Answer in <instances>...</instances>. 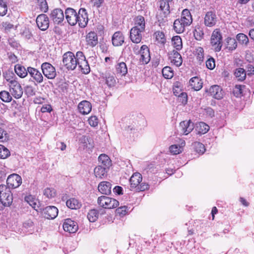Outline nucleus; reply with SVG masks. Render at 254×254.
I'll use <instances>...</instances> for the list:
<instances>
[{
    "label": "nucleus",
    "mask_w": 254,
    "mask_h": 254,
    "mask_svg": "<svg viewBox=\"0 0 254 254\" xmlns=\"http://www.w3.org/2000/svg\"><path fill=\"white\" fill-rule=\"evenodd\" d=\"M13 200L12 194L9 188L4 185H0V202L4 206H10Z\"/></svg>",
    "instance_id": "f257e3e1"
},
{
    "label": "nucleus",
    "mask_w": 254,
    "mask_h": 254,
    "mask_svg": "<svg viewBox=\"0 0 254 254\" xmlns=\"http://www.w3.org/2000/svg\"><path fill=\"white\" fill-rule=\"evenodd\" d=\"M77 56L71 52H68L63 56V65L68 70H74L77 66Z\"/></svg>",
    "instance_id": "f03ea898"
},
{
    "label": "nucleus",
    "mask_w": 254,
    "mask_h": 254,
    "mask_svg": "<svg viewBox=\"0 0 254 254\" xmlns=\"http://www.w3.org/2000/svg\"><path fill=\"white\" fill-rule=\"evenodd\" d=\"M97 203L100 206L106 209L116 208L119 205V201L116 199L105 195L99 197Z\"/></svg>",
    "instance_id": "7ed1b4c3"
},
{
    "label": "nucleus",
    "mask_w": 254,
    "mask_h": 254,
    "mask_svg": "<svg viewBox=\"0 0 254 254\" xmlns=\"http://www.w3.org/2000/svg\"><path fill=\"white\" fill-rule=\"evenodd\" d=\"M210 43L215 52H219L222 46V36L219 29H215L212 32Z\"/></svg>",
    "instance_id": "20e7f679"
},
{
    "label": "nucleus",
    "mask_w": 254,
    "mask_h": 254,
    "mask_svg": "<svg viewBox=\"0 0 254 254\" xmlns=\"http://www.w3.org/2000/svg\"><path fill=\"white\" fill-rule=\"evenodd\" d=\"M76 56L78 67L83 73H88L90 71V66L83 52L81 51L77 52Z\"/></svg>",
    "instance_id": "39448f33"
},
{
    "label": "nucleus",
    "mask_w": 254,
    "mask_h": 254,
    "mask_svg": "<svg viewBox=\"0 0 254 254\" xmlns=\"http://www.w3.org/2000/svg\"><path fill=\"white\" fill-rule=\"evenodd\" d=\"M10 88V91L13 97L16 99L21 97L23 94V90L20 84L15 80L10 81V84H8Z\"/></svg>",
    "instance_id": "423d86ee"
},
{
    "label": "nucleus",
    "mask_w": 254,
    "mask_h": 254,
    "mask_svg": "<svg viewBox=\"0 0 254 254\" xmlns=\"http://www.w3.org/2000/svg\"><path fill=\"white\" fill-rule=\"evenodd\" d=\"M44 75L48 79H54L56 76L55 68L50 63H44L41 65Z\"/></svg>",
    "instance_id": "0eeeda50"
},
{
    "label": "nucleus",
    "mask_w": 254,
    "mask_h": 254,
    "mask_svg": "<svg viewBox=\"0 0 254 254\" xmlns=\"http://www.w3.org/2000/svg\"><path fill=\"white\" fill-rule=\"evenodd\" d=\"M77 13L76 11L72 8L68 7L65 10V16L67 22L72 26L75 25L77 23Z\"/></svg>",
    "instance_id": "6e6552de"
},
{
    "label": "nucleus",
    "mask_w": 254,
    "mask_h": 254,
    "mask_svg": "<svg viewBox=\"0 0 254 254\" xmlns=\"http://www.w3.org/2000/svg\"><path fill=\"white\" fill-rule=\"evenodd\" d=\"M39 210L42 212L44 217L47 219H54L58 214V209L54 206H47L43 209L40 208Z\"/></svg>",
    "instance_id": "1a4fd4ad"
},
{
    "label": "nucleus",
    "mask_w": 254,
    "mask_h": 254,
    "mask_svg": "<svg viewBox=\"0 0 254 254\" xmlns=\"http://www.w3.org/2000/svg\"><path fill=\"white\" fill-rule=\"evenodd\" d=\"M218 21V17L214 11H210L206 13L204 23L208 27L214 26Z\"/></svg>",
    "instance_id": "9d476101"
},
{
    "label": "nucleus",
    "mask_w": 254,
    "mask_h": 254,
    "mask_svg": "<svg viewBox=\"0 0 254 254\" xmlns=\"http://www.w3.org/2000/svg\"><path fill=\"white\" fill-rule=\"evenodd\" d=\"M179 128L181 133L187 135L193 129L194 125L190 120L184 121L180 123Z\"/></svg>",
    "instance_id": "9b49d317"
},
{
    "label": "nucleus",
    "mask_w": 254,
    "mask_h": 254,
    "mask_svg": "<svg viewBox=\"0 0 254 254\" xmlns=\"http://www.w3.org/2000/svg\"><path fill=\"white\" fill-rule=\"evenodd\" d=\"M6 182L9 187L16 188L21 184L22 179L19 175L13 174L8 177Z\"/></svg>",
    "instance_id": "f8f14e48"
},
{
    "label": "nucleus",
    "mask_w": 254,
    "mask_h": 254,
    "mask_svg": "<svg viewBox=\"0 0 254 254\" xmlns=\"http://www.w3.org/2000/svg\"><path fill=\"white\" fill-rule=\"evenodd\" d=\"M36 23L40 29L45 31L49 26V18L44 14H40L37 17Z\"/></svg>",
    "instance_id": "ddd939ff"
},
{
    "label": "nucleus",
    "mask_w": 254,
    "mask_h": 254,
    "mask_svg": "<svg viewBox=\"0 0 254 254\" xmlns=\"http://www.w3.org/2000/svg\"><path fill=\"white\" fill-rule=\"evenodd\" d=\"M77 18L78 19L77 22L81 27H85L88 22V14L85 8H80L78 12Z\"/></svg>",
    "instance_id": "4468645a"
},
{
    "label": "nucleus",
    "mask_w": 254,
    "mask_h": 254,
    "mask_svg": "<svg viewBox=\"0 0 254 254\" xmlns=\"http://www.w3.org/2000/svg\"><path fill=\"white\" fill-rule=\"evenodd\" d=\"M139 62L141 64H145L149 63L150 60L149 50L147 46L143 45L141 47L140 51Z\"/></svg>",
    "instance_id": "2eb2a0df"
},
{
    "label": "nucleus",
    "mask_w": 254,
    "mask_h": 254,
    "mask_svg": "<svg viewBox=\"0 0 254 254\" xmlns=\"http://www.w3.org/2000/svg\"><path fill=\"white\" fill-rule=\"evenodd\" d=\"M50 18L55 24L61 23L64 19L63 11L60 8L54 9L50 14Z\"/></svg>",
    "instance_id": "dca6fc26"
},
{
    "label": "nucleus",
    "mask_w": 254,
    "mask_h": 254,
    "mask_svg": "<svg viewBox=\"0 0 254 254\" xmlns=\"http://www.w3.org/2000/svg\"><path fill=\"white\" fill-rule=\"evenodd\" d=\"M205 91L208 92L210 96L216 99H221L223 96L222 89L218 85H213L211 86L208 90L206 89Z\"/></svg>",
    "instance_id": "f3484780"
},
{
    "label": "nucleus",
    "mask_w": 254,
    "mask_h": 254,
    "mask_svg": "<svg viewBox=\"0 0 254 254\" xmlns=\"http://www.w3.org/2000/svg\"><path fill=\"white\" fill-rule=\"evenodd\" d=\"M63 229L66 232L74 233L77 231L78 226L75 222L70 219H67L63 224Z\"/></svg>",
    "instance_id": "a211bd4d"
},
{
    "label": "nucleus",
    "mask_w": 254,
    "mask_h": 254,
    "mask_svg": "<svg viewBox=\"0 0 254 254\" xmlns=\"http://www.w3.org/2000/svg\"><path fill=\"white\" fill-rule=\"evenodd\" d=\"M169 55V59L173 64L177 67L182 65L183 62L182 56L177 51L174 50L170 52Z\"/></svg>",
    "instance_id": "6ab92c4d"
},
{
    "label": "nucleus",
    "mask_w": 254,
    "mask_h": 254,
    "mask_svg": "<svg viewBox=\"0 0 254 254\" xmlns=\"http://www.w3.org/2000/svg\"><path fill=\"white\" fill-rule=\"evenodd\" d=\"M86 42L87 46L94 47H95L98 42V36L94 31H90L86 36Z\"/></svg>",
    "instance_id": "aec40b11"
},
{
    "label": "nucleus",
    "mask_w": 254,
    "mask_h": 254,
    "mask_svg": "<svg viewBox=\"0 0 254 254\" xmlns=\"http://www.w3.org/2000/svg\"><path fill=\"white\" fill-rule=\"evenodd\" d=\"M111 184L107 181L101 182L98 187V190L102 194L109 195L111 193Z\"/></svg>",
    "instance_id": "412c9836"
},
{
    "label": "nucleus",
    "mask_w": 254,
    "mask_h": 254,
    "mask_svg": "<svg viewBox=\"0 0 254 254\" xmlns=\"http://www.w3.org/2000/svg\"><path fill=\"white\" fill-rule=\"evenodd\" d=\"M142 32L143 31L138 29L132 28L130 31V38L131 41L136 44L140 43L142 39Z\"/></svg>",
    "instance_id": "4be33fe9"
},
{
    "label": "nucleus",
    "mask_w": 254,
    "mask_h": 254,
    "mask_svg": "<svg viewBox=\"0 0 254 254\" xmlns=\"http://www.w3.org/2000/svg\"><path fill=\"white\" fill-rule=\"evenodd\" d=\"M186 26L190 25L192 22V18L190 11L185 9L183 10L180 18H179Z\"/></svg>",
    "instance_id": "5701e85b"
},
{
    "label": "nucleus",
    "mask_w": 254,
    "mask_h": 254,
    "mask_svg": "<svg viewBox=\"0 0 254 254\" xmlns=\"http://www.w3.org/2000/svg\"><path fill=\"white\" fill-rule=\"evenodd\" d=\"M27 71L29 74L33 78V79L38 83H40L43 81V77L41 73L37 69L28 67Z\"/></svg>",
    "instance_id": "b1692460"
},
{
    "label": "nucleus",
    "mask_w": 254,
    "mask_h": 254,
    "mask_svg": "<svg viewBox=\"0 0 254 254\" xmlns=\"http://www.w3.org/2000/svg\"><path fill=\"white\" fill-rule=\"evenodd\" d=\"M78 109L80 113L83 115H86L91 112L92 105L89 102L85 100L81 102L78 104Z\"/></svg>",
    "instance_id": "393cba45"
},
{
    "label": "nucleus",
    "mask_w": 254,
    "mask_h": 254,
    "mask_svg": "<svg viewBox=\"0 0 254 254\" xmlns=\"http://www.w3.org/2000/svg\"><path fill=\"white\" fill-rule=\"evenodd\" d=\"M142 176L139 173H134L130 178L129 182L130 188L132 189H137L139 184L142 181Z\"/></svg>",
    "instance_id": "a878e982"
},
{
    "label": "nucleus",
    "mask_w": 254,
    "mask_h": 254,
    "mask_svg": "<svg viewBox=\"0 0 254 254\" xmlns=\"http://www.w3.org/2000/svg\"><path fill=\"white\" fill-rule=\"evenodd\" d=\"M124 36L121 32H116L113 35L112 43L115 46H121L124 43Z\"/></svg>",
    "instance_id": "bb28decb"
},
{
    "label": "nucleus",
    "mask_w": 254,
    "mask_h": 254,
    "mask_svg": "<svg viewBox=\"0 0 254 254\" xmlns=\"http://www.w3.org/2000/svg\"><path fill=\"white\" fill-rule=\"evenodd\" d=\"M145 20L144 18L141 15L137 16L134 20V26L132 28L138 29L141 31H144L145 30Z\"/></svg>",
    "instance_id": "cd10ccee"
},
{
    "label": "nucleus",
    "mask_w": 254,
    "mask_h": 254,
    "mask_svg": "<svg viewBox=\"0 0 254 254\" xmlns=\"http://www.w3.org/2000/svg\"><path fill=\"white\" fill-rule=\"evenodd\" d=\"M191 87L196 91L199 90L202 87V82L197 77H193L190 80Z\"/></svg>",
    "instance_id": "c85d7f7f"
},
{
    "label": "nucleus",
    "mask_w": 254,
    "mask_h": 254,
    "mask_svg": "<svg viewBox=\"0 0 254 254\" xmlns=\"http://www.w3.org/2000/svg\"><path fill=\"white\" fill-rule=\"evenodd\" d=\"M66 205L71 209H77L81 206V202L75 198H71L68 199L66 202Z\"/></svg>",
    "instance_id": "c756f323"
},
{
    "label": "nucleus",
    "mask_w": 254,
    "mask_h": 254,
    "mask_svg": "<svg viewBox=\"0 0 254 254\" xmlns=\"http://www.w3.org/2000/svg\"><path fill=\"white\" fill-rule=\"evenodd\" d=\"M168 0H161L160 1V10L163 13L164 16H167L170 13V6Z\"/></svg>",
    "instance_id": "7c9ffc66"
},
{
    "label": "nucleus",
    "mask_w": 254,
    "mask_h": 254,
    "mask_svg": "<svg viewBox=\"0 0 254 254\" xmlns=\"http://www.w3.org/2000/svg\"><path fill=\"white\" fill-rule=\"evenodd\" d=\"M186 25L183 23L179 18L175 20L174 22V29L177 33H182L185 30Z\"/></svg>",
    "instance_id": "2f4dec72"
},
{
    "label": "nucleus",
    "mask_w": 254,
    "mask_h": 254,
    "mask_svg": "<svg viewBox=\"0 0 254 254\" xmlns=\"http://www.w3.org/2000/svg\"><path fill=\"white\" fill-rule=\"evenodd\" d=\"M99 162L103 166L108 168L111 165V160L105 154H101L98 157Z\"/></svg>",
    "instance_id": "473e14b6"
},
{
    "label": "nucleus",
    "mask_w": 254,
    "mask_h": 254,
    "mask_svg": "<svg viewBox=\"0 0 254 254\" xmlns=\"http://www.w3.org/2000/svg\"><path fill=\"white\" fill-rule=\"evenodd\" d=\"M108 168L99 165L95 168L94 170V174L97 178H102L107 173V169Z\"/></svg>",
    "instance_id": "72a5a7b5"
},
{
    "label": "nucleus",
    "mask_w": 254,
    "mask_h": 254,
    "mask_svg": "<svg viewBox=\"0 0 254 254\" xmlns=\"http://www.w3.org/2000/svg\"><path fill=\"white\" fill-rule=\"evenodd\" d=\"M14 70L16 73L20 77L24 78L26 76L28 71L27 69L20 64L15 65Z\"/></svg>",
    "instance_id": "f704fd0d"
},
{
    "label": "nucleus",
    "mask_w": 254,
    "mask_h": 254,
    "mask_svg": "<svg viewBox=\"0 0 254 254\" xmlns=\"http://www.w3.org/2000/svg\"><path fill=\"white\" fill-rule=\"evenodd\" d=\"M117 72L121 75H125L127 72V69L126 63L121 62L117 64L116 66Z\"/></svg>",
    "instance_id": "c9c22d12"
},
{
    "label": "nucleus",
    "mask_w": 254,
    "mask_h": 254,
    "mask_svg": "<svg viewBox=\"0 0 254 254\" xmlns=\"http://www.w3.org/2000/svg\"><path fill=\"white\" fill-rule=\"evenodd\" d=\"M25 200L35 210H36L37 211H39L38 209V208H39L38 204L39 203V202H38L36 199H35L33 196H32L31 195L26 196L25 197Z\"/></svg>",
    "instance_id": "e433bc0d"
},
{
    "label": "nucleus",
    "mask_w": 254,
    "mask_h": 254,
    "mask_svg": "<svg viewBox=\"0 0 254 254\" xmlns=\"http://www.w3.org/2000/svg\"><path fill=\"white\" fill-rule=\"evenodd\" d=\"M235 75L238 80L243 81L246 77V72L243 68H237L235 72Z\"/></svg>",
    "instance_id": "4c0bfd02"
},
{
    "label": "nucleus",
    "mask_w": 254,
    "mask_h": 254,
    "mask_svg": "<svg viewBox=\"0 0 254 254\" xmlns=\"http://www.w3.org/2000/svg\"><path fill=\"white\" fill-rule=\"evenodd\" d=\"M172 44L177 50H180L182 48V42L181 37L179 36L173 37L172 39Z\"/></svg>",
    "instance_id": "58836bf2"
},
{
    "label": "nucleus",
    "mask_w": 254,
    "mask_h": 254,
    "mask_svg": "<svg viewBox=\"0 0 254 254\" xmlns=\"http://www.w3.org/2000/svg\"><path fill=\"white\" fill-rule=\"evenodd\" d=\"M198 133L204 134L209 129V127L203 122H200L196 127Z\"/></svg>",
    "instance_id": "ea45409f"
},
{
    "label": "nucleus",
    "mask_w": 254,
    "mask_h": 254,
    "mask_svg": "<svg viewBox=\"0 0 254 254\" xmlns=\"http://www.w3.org/2000/svg\"><path fill=\"white\" fill-rule=\"evenodd\" d=\"M227 48L229 50L233 51L237 47V43L236 40L233 38H228L226 41Z\"/></svg>",
    "instance_id": "a19ab883"
},
{
    "label": "nucleus",
    "mask_w": 254,
    "mask_h": 254,
    "mask_svg": "<svg viewBox=\"0 0 254 254\" xmlns=\"http://www.w3.org/2000/svg\"><path fill=\"white\" fill-rule=\"evenodd\" d=\"M236 38L240 44L244 45L246 46H248L249 40L246 35L243 33H239L237 35Z\"/></svg>",
    "instance_id": "79ce46f5"
},
{
    "label": "nucleus",
    "mask_w": 254,
    "mask_h": 254,
    "mask_svg": "<svg viewBox=\"0 0 254 254\" xmlns=\"http://www.w3.org/2000/svg\"><path fill=\"white\" fill-rule=\"evenodd\" d=\"M163 76L167 79H170L173 77L174 73L172 68L169 66L164 67L162 70Z\"/></svg>",
    "instance_id": "37998d69"
},
{
    "label": "nucleus",
    "mask_w": 254,
    "mask_h": 254,
    "mask_svg": "<svg viewBox=\"0 0 254 254\" xmlns=\"http://www.w3.org/2000/svg\"><path fill=\"white\" fill-rule=\"evenodd\" d=\"M0 99L4 102H10L12 100V97L9 93L3 90L0 92Z\"/></svg>",
    "instance_id": "c03bdc74"
},
{
    "label": "nucleus",
    "mask_w": 254,
    "mask_h": 254,
    "mask_svg": "<svg viewBox=\"0 0 254 254\" xmlns=\"http://www.w3.org/2000/svg\"><path fill=\"white\" fill-rule=\"evenodd\" d=\"M106 83L109 87H113L116 84V80L113 75L109 73L106 74L105 76Z\"/></svg>",
    "instance_id": "a18cd8bd"
},
{
    "label": "nucleus",
    "mask_w": 254,
    "mask_h": 254,
    "mask_svg": "<svg viewBox=\"0 0 254 254\" xmlns=\"http://www.w3.org/2000/svg\"><path fill=\"white\" fill-rule=\"evenodd\" d=\"M99 213L95 209L91 210L88 213L87 217L89 221L94 222L98 219Z\"/></svg>",
    "instance_id": "49530a36"
},
{
    "label": "nucleus",
    "mask_w": 254,
    "mask_h": 254,
    "mask_svg": "<svg viewBox=\"0 0 254 254\" xmlns=\"http://www.w3.org/2000/svg\"><path fill=\"white\" fill-rule=\"evenodd\" d=\"M193 35L196 40L198 41L201 40L204 36L202 29L200 27H195L193 31Z\"/></svg>",
    "instance_id": "de8ad7c7"
},
{
    "label": "nucleus",
    "mask_w": 254,
    "mask_h": 254,
    "mask_svg": "<svg viewBox=\"0 0 254 254\" xmlns=\"http://www.w3.org/2000/svg\"><path fill=\"white\" fill-rule=\"evenodd\" d=\"M154 36L155 38L156 41L161 44H164L166 42V39L163 32L160 31H157L154 34Z\"/></svg>",
    "instance_id": "09e8293b"
},
{
    "label": "nucleus",
    "mask_w": 254,
    "mask_h": 254,
    "mask_svg": "<svg viewBox=\"0 0 254 254\" xmlns=\"http://www.w3.org/2000/svg\"><path fill=\"white\" fill-rule=\"evenodd\" d=\"M10 151L5 146L0 145V158L5 159L10 155Z\"/></svg>",
    "instance_id": "8fccbe9b"
},
{
    "label": "nucleus",
    "mask_w": 254,
    "mask_h": 254,
    "mask_svg": "<svg viewBox=\"0 0 254 254\" xmlns=\"http://www.w3.org/2000/svg\"><path fill=\"white\" fill-rule=\"evenodd\" d=\"M195 55L198 61L201 62L204 60V50L202 47H199L195 49Z\"/></svg>",
    "instance_id": "3c124183"
},
{
    "label": "nucleus",
    "mask_w": 254,
    "mask_h": 254,
    "mask_svg": "<svg viewBox=\"0 0 254 254\" xmlns=\"http://www.w3.org/2000/svg\"><path fill=\"white\" fill-rule=\"evenodd\" d=\"M194 149L198 153L203 154L205 149L204 145L200 142H195L193 144Z\"/></svg>",
    "instance_id": "603ef678"
},
{
    "label": "nucleus",
    "mask_w": 254,
    "mask_h": 254,
    "mask_svg": "<svg viewBox=\"0 0 254 254\" xmlns=\"http://www.w3.org/2000/svg\"><path fill=\"white\" fill-rule=\"evenodd\" d=\"M37 2L42 12H46L48 11V5L46 0H37Z\"/></svg>",
    "instance_id": "864d4df0"
},
{
    "label": "nucleus",
    "mask_w": 254,
    "mask_h": 254,
    "mask_svg": "<svg viewBox=\"0 0 254 254\" xmlns=\"http://www.w3.org/2000/svg\"><path fill=\"white\" fill-rule=\"evenodd\" d=\"M44 194L49 198L56 196V190L52 188H47L44 190Z\"/></svg>",
    "instance_id": "5fc2aeb1"
},
{
    "label": "nucleus",
    "mask_w": 254,
    "mask_h": 254,
    "mask_svg": "<svg viewBox=\"0 0 254 254\" xmlns=\"http://www.w3.org/2000/svg\"><path fill=\"white\" fill-rule=\"evenodd\" d=\"M7 11V6L3 0H0V15L3 16L6 14Z\"/></svg>",
    "instance_id": "6e6d98bb"
},
{
    "label": "nucleus",
    "mask_w": 254,
    "mask_h": 254,
    "mask_svg": "<svg viewBox=\"0 0 254 254\" xmlns=\"http://www.w3.org/2000/svg\"><path fill=\"white\" fill-rule=\"evenodd\" d=\"M25 93L28 97H31L35 95L36 91L33 87L28 85L25 88Z\"/></svg>",
    "instance_id": "4d7b16f0"
},
{
    "label": "nucleus",
    "mask_w": 254,
    "mask_h": 254,
    "mask_svg": "<svg viewBox=\"0 0 254 254\" xmlns=\"http://www.w3.org/2000/svg\"><path fill=\"white\" fill-rule=\"evenodd\" d=\"M9 135L2 128L0 127V141L4 142L8 140Z\"/></svg>",
    "instance_id": "13d9d810"
},
{
    "label": "nucleus",
    "mask_w": 254,
    "mask_h": 254,
    "mask_svg": "<svg viewBox=\"0 0 254 254\" xmlns=\"http://www.w3.org/2000/svg\"><path fill=\"white\" fill-rule=\"evenodd\" d=\"M178 101L183 105H186L188 102V96L186 93L181 92L180 94L178 96Z\"/></svg>",
    "instance_id": "bf43d9fd"
},
{
    "label": "nucleus",
    "mask_w": 254,
    "mask_h": 254,
    "mask_svg": "<svg viewBox=\"0 0 254 254\" xmlns=\"http://www.w3.org/2000/svg\"><path fill=\"white\" fill-rule=\"evenodd\" d=\"M169 149L171 153L173 154H178L182 152L181 148L179 145H172Z\"/></svg>",
    "instance_id": "052dcab7"
},
{
    "label": "nucleus",
    "mask_w": 254,
    "mask_h": 254,
    "mask_svg": "<svg viewBox=\"0 0 254 254\" xmlns=\"http://www.w3.org/2000/svg\"><path fill=\"white\" fill-rule=\"evenodd\" d=\"M206 66L209 69H213L215 67V60L210 57L206 61Z\"/></svg>",
    "instance_id": "680f3d73"
},
{
    "label": "nucleus",
    "mask_w": 254,
    "mask_h": 254,
    "mask_svg": "<svg viewBox=\"0 0 254 254\" xmlns=\"http://www.w3.org/2000/svg\"><path fill=\"white\" fill-rule=\"evenodd\" d=\"M89 124L93 127H95L98 126V119L95 116H92L88 119Z\"/></svg>",
    "instance_id": "e2e57ef3"
},
{
    "label": "nucleus",
    "mask_w": 254,
    "mask_h": 254,
    "mask_svg": "<svg viewBox=\"0 0 254 254\" xmlns=\"http://www.w3.org/2000/svg\"><path fill=\"white\" fill-rule=\"evenodd\" d=\"M127 211V207L124 206L120 207L116 209L117 213L120 215L124 216L126 214Z\"/></svg>",
    "instance_id": "0e129e2a"
},
{
    "label": "nucleus",
    "mask_w": 254,
    "mask_h": 254,
    "mask_svg": "<svg viewBox=\"0 0 254 254\" xmlns=\"http://www.w3.org/2000/svg\"><path fill=\"white\" fill-rule=\"evenodd\" d=\"M148 189L149 185L145 183H142L141 184H139L136 190L138 191H144Z\"/></svg>",
    "instance_id": "69168bd1"
},
{
    "label": "nucleus",
    "mask_w": 254,
    "mask_h": 254,
    "mask_svg": "<svg viewBox=\"0 0 254 254\" xmlns=\"http://www.w3.org/2000/svg\"><path fill=\"white\" fill-rule=\"evenodd\" d=\"M123 189L120 186H116L113 189V192L117 194L120 195L123 194Z\"/></svg>",
    "instance_id": "338daca9"
},
{
    "label": "nucleus",
    "mask_w": 254,
    "mask_h": 254,
    "mask_svg": "<svg viewBox=\"0 0 254 254\" xmlns=\"http://www.w3.org/2000/svg\"><path fill=\"white\" fill-rule=\"evenodd\" d=\"M247 73L248 75H251L254 74V67L251 64H248L247 65Z\"/></svg>",
    "instance_id": "774afa93"
}]
</instances>
